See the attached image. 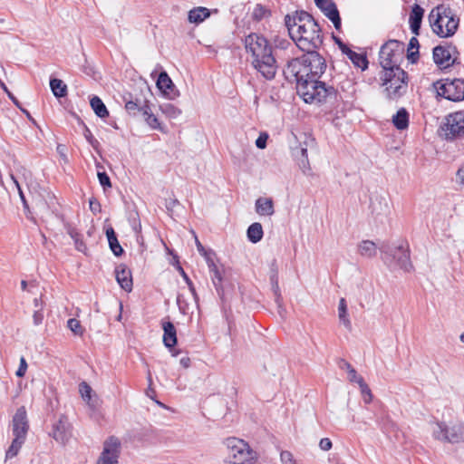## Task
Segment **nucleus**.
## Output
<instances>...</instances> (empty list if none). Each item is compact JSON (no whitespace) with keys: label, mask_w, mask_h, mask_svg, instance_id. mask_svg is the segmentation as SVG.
I'll use <instances>...</instances> for the list:
<instances>
[{"label":"nucleus","mask_w":464,"mask_h":464,"mask_svg":"<svg viewBox=\"0 0 464 464\" xmlns=\"http://www.w3.org/2000/svg\"><path fill=\"white\" fill-rule=\"evenodd\" d=\"M179 363L183 368L188 369L191 364V360L189 357L185 356L179 360Z\"/></svg>","instance_id":"nucleus-58"},{"label":"nucleus","mask_w":464,"mask_h":464,"mask_svg":"<svg viewBox=\"0 0 464 464\" xmlns=\"http://www.w3.org/2000/svg\"><path fill=\"white\" fill-rule=\"evenodd\" d=\"M343 368L347 371L348 380L350 382H355L359 386L365 382L363 378L357 373L356 370L348 362H343Z\"/></svg>","instance_id":"nucleus-34"},{"label":"nucleus","mask_w":464,"mask_h":464,"mask_svg":"<svg viewBox=\"0 0 464 464\" xmlns=\"http://www.w3.org/2000/svg\"><path fill=\"white\" fill-rule=\"evenodd\" d=\"M256 211L260 216H272L275 213L274 202L269 198H258L256 200Z\"/></svg>","instance_id":"nucleus-20"},{"label":"nucleus","mask_w":464,"mask_h":464,"mask_svg":"<svg viewBox=\"0 0 464 464\" xmlns=\"http://www.w3.org/2000/svg\"><path fill=\"white\" fill-rule=\"evenodd\" d=\"M326 67L324 58L313 50L288 61L284 72L287 78L292 79H320Z\"/></svg>","instance_id":"nucleus-3"},{"label":"nucleus","mask_w":464,"mask_h":464,"mask_svg":"<svg viewBox=\"0 0 464 464\" xmlns=\"http://www.w3.org/2000/svg\"><path fill=\"white\" fill-rule=\"evenodd\" d=\"M269 14V11L261 5H257L253 11V17L256 20H261Z\"/></svg>","instance_id":"nucleus-44"},{"label":"nucleus","mask_w":464,"mask_h":464,"mask_svg":"<svg viewBox=\"0 0 464 464\" xmlns=\"http://www.w3.org/2000/svg\"><path fill=\"white\" fill-rule=\"evenodd\" d=\"M86 140L89 141V143L93 147L96 148L99 144L98 140L93 138L91 131L87 129L84 134Z\"/></svg>","instance_id":"nucleus-55"},{"label":"nucleus","mask_w":464,"mask_h":464,"mask_svg":"<svg viewBox=\"0 0 464 464\" xmlns=\"http://www.w3.org/2000/svg\"><path fill=\"white\" fill-rule=\"evenodd\" d=\"M225 444L234 464H250L256 459V452L239 437H227Z\"/></svg>","instance_id":"nucleus-7"},{"label":"nucleus","mask_w":464,"mask_h":464,"mask_svg":"<svg viewBox=\"0 0 464 464\" xmlns=\"http://www.w3.org/2000/svg\"><path fill=\"white\" fill-rule=\"evenodd\" d=\"M90 208L92 211L96 210L94 202L92 200H90Z\"/></svg>","instance_id":"nucleus-64"},{"label":"nucleus","mask_w":464,"mask_h":464,"mask_svg":"<svg viewBox=\"0 0 464 464\" xmlns=\"http://www.w3.org/2000/svg\"><path fill=\"white\" fill-rule=\"evenodd\" d=\"M291 39L296 46L303 51H313L319 48L323 44L321 29L311 14L301 12L293 17H285Z\"/></svg>","instance_id":"nucleus-1"},{"label":"nucleus","mask_w":464,"mask_h":464,"mask_svg":"<svg viewBox=\"0 0 464 464\" xmlns=\"http://www.w3.org/2000/svg\"><path fill=\"white\" fill-rule=\"evenodd\" d=\"M439 428H440V431L442 432V433H445V434H448V433H451V435H456L457 432H460V433H463L464 430H461L460 428H459L458 430L454 428H452L451 430L449 429V427L445 424H440L439 425Z\"/></svg>","instance_id":"nucleus-50"},{"label":"nucleus","mask_w":464,"mask_h":464,"mask_svg":"<svg viewBox=\"0 0 464 464\" xmlns=\"http://www.w3.org/2000/svg\"><path fill=\"white\" fill-rule=\"evenodd\" d=\"M106 236L108 238V242H109L111 250L113 252V254L115 256H121L123 253V249L121 246V245L119 244L116 234L112 227L107 228Z\"/></svg>","instance_id":"nucleus-28"},{"label":"nucleus","mask_w":464,"mask_h":464,"mask_svg":"<svg viewBox=\"0 0 464 464\" xmlns=\"http://www.w3.org/2000/svg\"><path fill=\"white\" fill-rule=\"evenodd\" d=\"M67 326L76 335H82L83 333V329L80 321L75 318L69 319L67 322Z\"/></svg>","instance_id":"nucleus-40"},{"label":"nucleus","mask_w":464,"mask_h":464,"mask_svg":"<svg viewBox=\"0 0 464 464\" xmlns=\"http://www.w3.org/2000/svg\"><path fill=\"white\" fill-rule=\"evenodd\" d=\"M44 310H35L33 314V321L34 325H40L44 321Z\"/></svg>","instance_id":"nucleus-51"},{"label":"nucleus","mask_w":464,"mask_h":464,"mask_svg":"<svg viewBox=\"0 0 464 464\" xmlns=\"http://www.w3.org/2000/svg\"><path fill=\"white\" fill-rule=\"evenodd\" d=\"M21 287L23 291H26L32 295H36L39 290V284L36 281L27 282L25 280H22Z\"/></svg>","instance_id":"nucleus-38"},{"label":"nucleus","mask_w":464,"mask_h":464,"mask_svg":"<svg viewBox=\"0 0 464 464\" xmlns=\"http://www.w3.org/2000/svg\"><path fill=\"white\" fill-rule=\"evenodd\" d=\"M424 9L419 5L415 4L412 6L411 12L410 14L409 23L411 32L416 35L419 34Z\"/></svg>","instance_id":"nucleus-17"},{"label":"nucleus","mask_w":464,"mask_h":464,"mask_svg":"<svg viewBox=\"0 0 464 464\" xmlns=\"http://www.w3.org/2000/svg\"><path fill=\"white\" fill-rule=\"evenodd\" d=\"M382 82L383 93L389 100L395 101L401 98L407 91V73L401 68L382 71L380 75Z\"/></svg>","instance_id":"nucleus-6"},{"label":"nucleus","mask_w":464,"mask_h":464,"mask_svg":"<svg viewBox=\"0 0 464 464\" xmlns=\"http://www.w3.org/2000/svg\"><path fill=\"white\" fill-rule=\"evenodd\" d=\"M42 297H43V293L39 289L38 294L36 295H34V305L36 308V310H44V304Z\"/></svg>","instance_id":"nucleus-47"},{"label":"nucleus","mask_w":464,"mask_h":464,"mask_svg":"<svg viewBox=\"0 0 464 464\" xmlns=\"http://www.w3.org/2000/svg\"><path fill=\"white\" fill-rule=\"evenodd\" d=\"M337 311L339 323L343 325L346 330L351 331L352 322L348 313L347 302L343 297L339 300Z\"/></svg>","instance_id":"nucleus-21"},{"label":"nucleus","mask_w":464,"mask_h":464,"mask_svg":"<svg viewBox=\"0 0 464 464\" xmlns=\"http://www.w3.org/2000/svg\"><path fill=\"white\" fill-rule=\"evenodd\" d=\"M418 49H419V41L416 37H412L410 40L409 47H408V59L411 63H415L418 57Z\"/></svg>","instance_id":"nucleus-36"},{"label":"nucleus","mask_w":464,"mask_h":464,"mask_svg":"<svg viewBox=\"0 0 464 464\" xmlns=\"http://www.w3.org/2000/svg\"><path fill=\"white\" fill-rule=\"evenodd\" d=\"M163 327V343L166 347L172 348L177 343L176 328L170 322H165L162 324Z\"/></svg>","instance_id":"nucleus-22"},{"label":"nucleus","mask_w":464,"mask_h":464,"mask_svg":"<svg viewBox=\"0 0 464 464\" xmlns=\"http://www.w3.org/2000/svg\"><path fill=\"white\" fill-rule=\"evenodd\" d=\"M210 15L208 8L198 6L188 12V21L193 24H199Z\"/></svg>","instance_id":"nucleus-24"},{"label":"nucleus","mask_w":464,"mask_h":464,"mask_svg":"<svg viewBox=\"0 0 464 464\" xmlns=\"http://www.w3.org/2000/svg\"><path fill=\"white\" fill-rule=\"evenodd\" d=\"M280 462L282 464H299L294 458V455L288 450H282L280 452Z\"/></svg>","instance_id":"nucleus-43"},{"label":"nucleus","mask_w":464,"mask_h":464,"mask_svg":"<svg viewBox=\"0 0 464 464\" xmlns=\"http://www.w3.org/2000/svg\"><path fill=\"white\" fill-rule=\"evenodd\" d=\"M11 178H12V179L14 180V184H15V186L17 187V188H18V190H19L20 197H21V198H22V200L24 201V206H25V205H26V203H25V200H24V197L23 192H22V190H21V188H20V186H19L18 181L16 180V179H15L13 175L11 176Z\"/></svg>","instance_id":"nucleus-61"},{"label":"nucleus","mask_w":464,"mask_h":464,"mask_svg":"<svg viewBox=\"0 0 464 464\" xmlns=\"http://www.w3.org/2000/svg\"><path fill=\"white\" fill-rule=\"evenodd\" d=\"M132 228H133V230L136 233H140V230H141V224H140L139 219L138 220H136L135 218L133 219Z\"/></svg>","instance_id":"nucleus-60"},{"label":"nucleus","mask_w":464,"mask_h":464,"mask_svg":"<svg viewBox=\"0 0 464 464\" xmlns=\"http://www.w3.org/2000/svg\"><path fill=\"white\" fill-rule=\"evenodd\" d=\"M434 87L438 96L452 102L464 100V80H441L437 82Z\"/></svg>","instance_id":"nucleus-9"},{"label":"nucleus","mask_w":464,"mask_h":464,"mask_svg":"<svg viewBox=\"0 0 464 464\" xmlns=\"http://www.w3.org/2000/svg\"><path fill=\"white\" fill-rule=\"evenodd\" d=\"M72 237L74 239V242H75V246H76V248L81 251V252H84L85 249H86V246L84 245V243L80 240L78 238V234L75 233V234H71Z\"/></svg>","instance_id":"nucleus-52"},{"label":"nucleus","mask_w":464,"mask_h":464,"mask_svg":"<svg viewBox=\"0 0 464 464\" xmlns=\"http://www.w3.org/2000/svg\"><path fill=\"white\" fill-rule=\"evenodd\" d=\"M296 82V89L300 97L306 103H321L326 100L328 96L334 93V89L327 86L325 82L320 79H293Z\"/></svg>","instance_id":"nucleus-5"},{"label":"nucleus","mask_w":464,"mask_h":464,"mask_svg":"<svg viewBox=\"0 0 464 464\" xmlns=\"http://www.w3.org/2000/svg\"><path fill=\"white\" fill-rule=\"evenodd\" d=\"M319 446L323 450H328L332 448V441L328 437L322 438Z\"/></svg>","instance_id":"nucleus-54"},{"label":"nucleus","mask_w":464,"mask_h":464,"mask_svg":"<svg viewBox=\"0 0 464 464\" xmlns=\"http://www.w3.org/2000/svg\"><path fill=\"white\" fill-rule=\"evenodd\" d=\"M121 442L117 437H110L103 443V449L96 464H118Z\"/></svg>","instance_id":"nucleus-10"},{"label":"nucleus","mask_w":464,"mask_h":464,"mask_svg":"<svg viewBox=\"0 0 464 464\" xmlns=\"http://www.w3.org/2000/svg\"><path fill=\"white\" fill-rule=\"evenodd\" d=\"M79 392L81 393L82 398L89 404L92 405V387L85 382H82L79 385Z\"/></svg>","instance_id":"nucleus-37"},{"label":"nucleus","mask_w":464,"mask_h":464,"mask_svg":"<svg viewBox=\"0 0 464 464\" xmlns=\"http://www.w3.org/2000/svg\"><path fill=\"white\" fill-rule=\"evenodd\" d=\"M339 46L343 53L347 54L352 63L362 71L368 67V61L365 55L357 53L349 49L345 44L339 43Z\"/></svg>","instance_id":"nucleus-18"},{"label":"nucleus","mask_w":464,"mask_h":464,"mask_svg":"<svg viewBox=\"0 0 464 464\" xmlns=\"http://www.w3.org/2000/svg\"><path fill=\"white\" fill-rule=\"evenodd\" d=\"M301 158L298 159V165L301 170L305 175L312 174V169L309 163L306 148H301Z\"/></svg>","instance_id":"nucleus-35"},{"label":"nucleus","mask_w":464,"mask_h":464,"mask_svg":"<svg viewBox=\"0 0 464 464\" xmlns=\"http://www.w3.org/2000/svg\"><path fill=\"white\" fill-rule=\"evenodd\" d=\"M179 271L180 272V274L183 276V278L185 279V281L188 283V285L191 292L193 293V295H195V289H194L193 284L190 281V279L188 278V276H187V274L184 272V270H183V268L181 266L179 267Z\"/></svg>","instance_id":"nucleus-56"},{"label":"nucleus","mask_w":464,"mask_h":464,"mask_svg":"<svg viewBox=\"0 0 464 464\" xmlns=\"http://www.w3.org/2000/svg\"><path fill=\"white\" fill-rule=\"evenodd\" d=\"M50 87L53 95L57 98H63L67 95V86L60 79H51Z\"/></svg>","instance_id":"nucleus-30"},{"label":"nucleus","mask_w":464,"mask_h":464,"mask_svg":"<svg viewBox=\"0 0 464 464\" xmlns=\"http://www.w3.org/2000/svg\"><path fill=\"white\" fill-rule=\"evenodd\" d=\"M372 211L376 216H387L390 213L389 201L382 197H377L372 201Z\"/></svg>","instance_id":"nucleus-23"},{"label":"nucleus","mask_w":464,"mask_h":464,"mask_svg":"<svg viewBox=\"0 0 464 464\" xmlns=\"http://www.w3.org/2000/svg\"><path fill=\"white\" fill-rule=\"evenodd\" d=\"M160 111L170 120L178 119L182 113L179 108L169 102L160 105Z\"/></svg>","instance_id":"nucleus-29"},{"label":"nucleus","mask_w":464,"mask_h":464,"mask_svg":"<svg viewBox=\"0 0 464 464\" xmlns=\"http://www.w3.org/2000/svg\"><path fill=\"white\" fill-rule=\"evenodd\" d=\"M316 6L334 24L336 30L341 28V18L336 5L333 0H314Z\"/></svg>","instance_id":"nucleus-12"},{"label":"nucleus","mask_w":464,"mask_h":464,"mask_svg":"<svg viewBox=\"0 0 464 464\" xmlns=\"http://www.w3.org/2000/svg\"><path fill=\"white\" fill-rule=\"evenodd\" d=\"M24 441H25V437H15L14 439V440L12 441V444L6 450V454H5L6 459H12V458L15 457L18 454L22 446L24 445Z\"/></svg>","instance_id":"nucleus-33"},{"label":"nucleus","mask_w":464,"mask_h":464,"mask_svg":"<svg viewBox=\"0 0 464 464\" xmlns=\"http://www.w3.org/2000/svg\"><path fill=\"white\" fill-rule=\"evenodd\" d=\"M65 150H66V148H65V146H64V145L59 144V145L57 146V151H58V153L63 157V159L64 160H67V158H66V154H65Z\"/></svg>","instance_id":"nucleus-59"},{"label":"nucleus","mask_w":464,"mask_h":464,"mask_svg":"<svg viewBox=\"0 0 464 464\" xmlns=\"http://www.w3.org/2000/svg\"><path fill=\"white\" fill-rule=\"evenodd\" d=\"M400 266L407 271L410 272L412 270V264L410 260V254L408 251H404L402 256L398 260Z\"/></svg>","instance_id":"nucleus-39"},{"label":"nucleus","mask_w":464,"mask_h":464,"mask_svg":"<svg viewBox=\"0 0 464 464\" xmlns=\"http://www.w3.org/2000/svg\"><path fill=\"white\" fill-rule=\"evenodd\" d=\"M268 139V135L266 133H260L258 138L256 140V146L258 149H265L266 147V141Z\"/></svg>","instance_id":"nucleus-48"},{"label":"nucleus","mask_w":464,"mask_h":464,"mask_svg":"<svg viewBox=\"0 0 464 464\" xmlns=\"http://www.w3.org/2000/svg\"><path fill=\"white\" fill-rule=\"evenodd\" d=\"M275 46L277 49L287 50L289 47L293 48L291 43L286 39L276 38L274 41Z\"/></svg>","instance_id":"nucleus-45"},{"label":"nucleus","mask_w":464,"mask_h":464,"mask_svg":"<svg viewBox=\"0 0 464 464\" xmlns=\"http://www.w3.org/2000/svg\"><path fill=\"white\" fill-rule=\"evenodd\" d=\"M362 400L365 403H370L372 401V393L366 382L359 386Z\"/></svg>","instance_id":"nucleus-42"},{"label":"nucleus","mask_w":464,"mask_h":464,"mask_svg":"<svg viewBox=\"0 0 464 464\" xmlns=\"http://www.w3.org/2000/svg\"><path fill=\"white\" fill-rule=\"evenodd\" d=\"M274 291L276 295V301H278L280 298V294H279V287H278L277 282L275 283Z\"/></svg>","instance_id":"nucleus-62"},{"label":"nucleus","mask_w":464,"mask_h":464,"mask_svg":"<svg viewBox=\"0 0 464 464\" xmlns=\"http://www.w3.org/2000/svg\"><path fill=\"white\" fill-rule=\"evenodd\" d=\"M247 237L252 243L259 242L263 237V227L260 223H253L247 229Z\"/></svg>","instance_id":"nucleus-32"},{"label":"nucleus","mask_w":464,"mask_h":464,"mask_svg":"<svg viewBox=\"0 0 464 464\" xmlns=\"http://www.w3.org/2000/svg\"><path fill=\"white\" fill-rule=\"evenodd\" d=\"M29 430L26 411L24 406L17 409L13 418L14 435H25Z\"/></svg>","instance_id":"nucleus-14"},{"label":"nucleus","mask_w":464,"mask_h":464,"mask_svg":"<svg viewBox=\"0 0 464 464\" xmlns=\"http://www.w3.org/2000/svg\"><path fill=\"white\" fill-rule=\"evenodd\" d=\"M403 44L397 40H389L381 48L379 53L380 64L382 71L400 68L397 65L398 60L402 54Z\"/></svg>","instance_id":"nucleus-8"},{"label":"nucleus","mask_w":464,"mask_h":464,"mask_svg":"<svg viewBox=\"0 0 464 464\" xmlns=\"http://www.w3.org/2000/svg\"><path fill=\"white\" fill-rule=\"evenodd\" d=\"M90 104L98 117L106 118L109 115L106 106L99 97L93 96L90 101Z\"/></svg>","instance_id":"nucleus-31"},{"label":"nucleus","mask_w":464,"mask_h":464,"mask_svg":"<svg viewBox=\"0 0 464 464\" xmlns=\"http://www.w3.org/2000/svg\"><path fill=\"white\" fill-rule=\"evenodd\" d=\"M208 266L210 273L212 274L213 285L216 287L217 291L219 293L222 289V272L211 259H208Z\"/></svg>","instance_id":"nucleus-25"},{"label":"nucleus","mask_w":464,"mask_h":464,"mask_svg":"<svg viewBox=\"0 0 464 464\" xmlns=\"http://www.w3.org/2000/svg\"><path fill=\"white\" fill-rule=\"evenodd\" d=\"M245 48L251 55L253 67L266 80L275 78L278 64L273 47L266 38L258 34H250L246 36Z\"/></svg>","instance_id":"nucleus-2"},{"label":"nucleus","mask_w":464,"mask_h":464,"mask_svg":"<svg viewBox=\"0 0 464 464\" xmlns=\"http://www.w3.org/2000/svg\"><path fill=\"white\" fill-rule=\"evenodd\" d=\"M429 22L434 34L446 38L456 33L459 20L450 6L440 5L430 12Z\"/></svg>","instance_id":"nucleus-4"},{"label":"nucleus","mask_w":464,"mask_h":464,"mask_svg":"<svg viewBox=\"0 0 464 464\" xmlns=\"http://www.w3.org/2000/svg\"><path fill=\"white\" fill-rule=\"evenodd\" d=\"M456 182L464 187V165L460 167L456 173Z\"/></svg>","instance_id":"nucleus-53"},{"label":"nucleus","mask_w":464,"mask_h":464,"mask_svg":"<svg viewBox=\"0 0 464 464\" xmlns=\"http://www.w3.org/2000/svg\"><path fill=\"white\" fill-rule=\"evenodd\" d=\"M27 370V362L24 357L20 359V364L18 370L16 371V375L18 377H24Z\"/></svg>","instance_id":"nucleus-49"},{"label":"nucleus","mask_w":464,"mask_h":464,"mask_svg":"<svg viewBox=\"0 0 464 464\" xmlns=\"http://www.w3.org/2000/svg\"><path fill=\"white\" fill-rule=\"evenodd\" d=\"M433 60L440 68L446 69L451 66L455 58L452 56V50L450 47L436 46L433 49Z\"/></svg>","instance_id":"nucleus-13"},{"label":"nucleus","mask_w":464,"mask_h":464,"mask_svg":"<svg viewBox=\"0 0 464 464\" xmlns=\"http://www.w3.org/2000/svg\"><path fill=\"white\" fill-rule=\"evenodd\" d=\"M143 104H140L138 100L136 101H126L125 102V109L130 114L135 115L137 111H140V107H142Z\"/></svg>","instance_id":"nucleus-41"},{"label":"nucleus","mask_w":464,"mask_h":464,"mask_svg":"<svg viewBox=\"0 0 464 464\" xmlns=\"http://www.w3.org/2000/svg\"><path fill=\"white\" fill-rule=\"evenodd\" d=\"M98 179H99L100 184L103 188H111V187L110 178L105 172H98Z\"/></svg>","instance_id":"nucleus-46"},{"label":"nucleus","mask_w":464,"mask_h":464,"mask_svg":"<svg viewBox=\"0 0 464 464\" xmlns=\"http://www.w3.org/2000/svg\"><path fill=\"white\" fill-rule=\"evenodd\" d=\"M140 111L144 117V121L152 130H158L161 132H166L165 128L161 125L157 116L151 112L148 102H144L143 106L140 107Z\"/></svg>","instance_id":"nucleus-16"},{"label":"nucleus","mask_w":464,"mask_h":464,"mask_svg":"<svg viewBox=\"0 0 464 464\" xmlns=\"http://www.w3.org/2000/svg\"><path fill=\"white\" fill-rule=\"evenodd\" d=\"M3 88L5 90V92H6L7 96L9 97V99L18 107L20 108V103L18 102V100L14 96V94L8 91V89L6 88V86L3 85Z\"/></svg>","instance_id":"nucleus-57"},{"label":"nucleus","mask_w":464,"mask_h":464,"mask_svg":"<svg viewBox=\"0 0 464 464\" xmlns=\"http://www.w3.org/2000/svg\"><path fill=\"white\" fill-rule=\"evenodd\" d=\"M358 254L364 258H373L377 255V246L372 240H362L357 245Z\"/></svg>","instance_id":"nucleus-19"},{"label":"nucleus","mask_w":464,"mask_h":464,"mask_svg":"<svg viewBox=\"0 0 464 464\" xmlns=\"http://www.w3.org/2000/svg\"><path fill=\"white\" fill-rule=\"evenodd\" d=\"M439 439H441V442L442 443H445V442H450V443H453L454 441L451 440L450 439V437H447V436H444V437H438Z\"/></svg>","instance_id":"nucleus-63"},{"label":"nucleus","mask_w":464,"mask_h":464,"mask_svg":"<svg viewBox=\"0 0 464 464\" xmlns=\"http://www.w3.org/2000/svg\"><path fill=\"white\" fill-rule=\"evenodd\" d=\"M115 276L120 286L126 292L132 290V276L130 270L125 265H120L115 269Z\"/></svg>","instance_id":"nucleus-15"},{"label":"nucleus","mask_w":464,"mask_h":464,"mask_svg":"<svg viewBox=\"0 0 464 464\" xmlns=\"http://www.w3.org/2000/svg\"><path fill=\"white\" fill-rule=\"evenodd\" d=\"M392 122L398 130H405L409 125V114L404 108L400 109L392 117Z\"/></svg>","instance_id":"nucleus-27"},{"label":"nucleus","mask_w":464,"mask_h":464,"mask_svg":"<svg viewBox=\"0 0 464 464\" xmlns=\"http://www.w3.org/2000/svg\"><path fill=\"white\" fill-rule=\"evenodd\" d=\"M443 130L448 139L464 136V111H459L448 115Z\"/></svg>","instance_id":"nucleus-11"},{"label":"nucleus","mask_w":464,"mask_h":464,"mask_svg":"<svg viewBox=\"0 0 464 464\" xmlns=\"http://www.w3.org/2000/svg\"><path fill=\"white\" fill-rule=\"evenodd\" d=\"M157 87L165 95H169L173 90L174 84L166 72H161L157 80Z\"/></svg>","instance_id":"nucleus-26"}]
</instances>
